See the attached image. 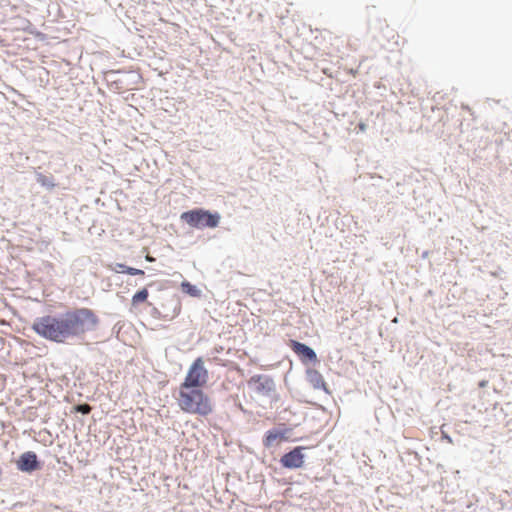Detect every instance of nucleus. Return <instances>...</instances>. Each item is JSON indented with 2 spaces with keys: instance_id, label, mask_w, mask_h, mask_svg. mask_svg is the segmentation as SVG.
<instances>
[{
  "instance_id": "4",
  "label": "nucleus",
  "mask_w": 512,
  "mask_h": 512,
  "mask_svg": "<svg viewBox=\"0 0 512 512\" xmlns=\"http://www.w3.org/2000/svg\"><path fill=\"white\" fill-rule=\"evenodd\" d=\"M209 378L208 370L205 368L204 360L198 357L194 360L188 369L184 381L179 387L203 388L206 386Z\"/></svg>"
},
{
  "instance_id": "8",
  "label": "nucleus",
  "mask_w": 512,
  "mask_h": 512,
  "mask_svg": "<svg viewBox=\"0 0 512 512\" xmlns=\"http://www.w3.org/2000/svg\"><path fill=\"white\" fill-rule=\"evenodd\" d=\"M18 469L25 472H32L39 468L37 455L32 452L28 451L23 453L19 460L17 461Z\"/></svg>"
},
{
  "instance_id": "14",
  "label": "nucleus",
  "mask_w": 512,
  "mask_h": 512,
  "mask_svg": "<svg viewBox=\"0 0 512 512\" xmlns=\"http://www.w3.org/2000/svg\"><path fill=\"white\" fill-rule=\"evenodd\" d=\"M125 273L126 274H129V275H139V276H144L145 275V272L141 269H137V268H133V267H129L125 270Z\"/></svg>"
},
{
  "instance_id": "6",
  "label": "nucleus",
  "mask_w": 512,
  "mask_h": 512,
  "mask_svg": "<svg viewBox=\"0 0 512 512\" xmlns=\"http://www.w3.org/2000/svg\"><path fill=\"white\" fill-rule=\"evenodd\" d=\"M289 347L302 362H316L317 355L312 348L296 340L289 341Z\"/></svg>"
},
{
  "instance_id": "1",
  "label": "nucleus",
  "mask_w": 512,
  "mask_h": 512,
  "mask_svg": "<svg viewBox=\"0 0 512 512\" xmlns=\"http://www.w3.org/2000/svg\"><path fill=\"white\" fill-rule=\"evenodd\" d=\"M99 324L98 316L89 308H76L60 316L44 315L32 324V330L40 337L64 343L69 338L81 337Z\"/></svg>"
},
{
  "instance_id": "5",
  "label": "nucleus",
  "mask_w": 512,
  "mask_h": 512,
  "mask_svg": "<svg viewBox=\"0 0 512 512\" xmlns=\"http://www.w3.org/2000/svg\"><path fill=\"white\" fill-rule=\"evenodd\" d=\"M303 450L304 447L298 446L290 452L284 454L280 459L282 466L288 469H297L302 467L304 463V454L302 453Z\"/></svg>"
},
{
  "instance_id": "12",
  "label": "nucleus",
  "mask_w": 512,
  "mask_h": 512,
  "mask_svg": "<svg viewBox=\"0 0 512 512\" xmlns=\"http://www.w3.org/2000/svg\"><path fill=\"white\" fill-rule=\"evenodd\" d=\"M181 287H182L184 292L190 294L191 296H197L198 295V290L196 289V287L191 285L189 282H183L181 284Z\"/></svg>"
},
{
  "instance_id": "9",
  "label": "nucleus",
  "mask_w": 512,
  "mask_h": 512,
  "mask_svg": "<svg viewBox=\"0 0 512 512\" xmlns=\"http://www.w3.org/2000/svg\"><path fill=\"white\" fill-rule=\"evenodd\" d=\"M284 439V433L279 430H269L267 431L265 438L263 440V444L265 447L270 448L274 446L276 443Z\"/></svg>"
},
{
  "instance_id": "3",
  "label": "nucleus",
  "mask_w": 512,
  "mask_h": 512,
  "mask_svg": "<svg viewBox=\"0 0 512 512\" xmlns=\"http://www.w3.org/2000/svg\"><path fill=\"white\" fill-rule=\"evenodd\" d=\"M180 218L190 227L204 229L217 227L221 217L218 213H211L208 210L193 209L183 212Z\"/></svg>"
},
{
  "instance_id": "10",
  "label": "nucleus",
  "mask_w": 512,
  "mask_h": 512,
  "mask_svg": "<svg viewBox=\"0 0 512 512\" xmlns=\"http://www.w3.org/2000/svg\"><path fill=\"white\" fill-rule=\"evenodd\" d=\"M167 304L171 307V311L163 315V318L166 320L174 319L181 312V303L177 299H170Z\"/></svg>"
},
{
  "instance_id": "7",
  "label": "nucleus",
  "mask_w": 512,
  "mask_h": 512,
  "mask_svg": "<svg viewBox=\"0 0 512 512\" xmlns=\"http://www.w3.org/2000/svg\"><path fill=\"white\" fill-rule=\"evenodd\" d=\"M250 387L260 394H266L273 390V380L265 375H254L248 381Z\"/></svg>"
},
{
  "instance_id": "2",
  "label": "nucleus",
  "mask_w": 512,
  "mask_h": 512,
  "mask_svg": "<svg viewBox=\"0 0 512 512\" xmlns=\"http://www.w3.org/2000/svg\"><path fill=\"white\" fill-rule=\"evenodd\" d=\"M176 401L178 407L188 414L207 417L214 410L211 398L201 388L179 387Z\"/></svg>"
},
{
  "instance_id": "11",
  "label": "nucleus",
  "mask_w": 512,
  "mask_h": 512,
  "mask_svg": "<svg viewBox=\"0 0 512 512\" xmlns=\"http://www.w3.org/2000/svg\"><path fill=\"white\" fill-rule=\"evenodd\" d=\"M148 290L146 288H143L142 290L135 293L132 297V304L138 305L139 303H142L147 300L148 298Z\"/></svg>"
},
{
  "instance_id": "13",
  "label": "nucleus",
  "mask_w": 512,
  "mask_h": 512,
  "mask_svg": "<svg viewBox=\"0 0 512 512\" xmlns=\"http://www.w3.org/2000/svg\"><path fill=\"white\" fill-rule=\"evenodd\" d=\"M91 409H92L91 406L88 404H81V405H77L75 407V410L82 414H89L91 412Z\"/></svg>"
},
{
  "instance_id": "16",
  "label": "nucleus",
  "mask_w": 512,
  "mask_h": 512,
  "mask_svg": "<svg viewBox=\"0 0 512 512\" xmlns=\"http://www.w3.org/2000/svg\"><path fill=\"white\" fill-rule=\"evenodd\" d=\"M145 259L149 262H154L155 261V258L150 256L149 254L146 255Z\"/></svg>"
},
{
  "instance_id": "15",
  "label": "nucleus",
  "mask_w": 512,
  "mask_h": 512,
  "mask_svg": "<svg viewBox=\"0 0 512 512\" xmlns=\"http://www.w3.org/2000/svg\"><path fill=\"white\" fill-rule=\"evenodd\" d=\"M127 268H129V266H126V265H124V264H120V263H118V264H116L115 271H116V272H119V273H125V270H126Z\"/></svg>"
}]
</instances>
